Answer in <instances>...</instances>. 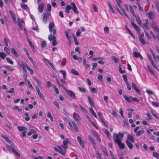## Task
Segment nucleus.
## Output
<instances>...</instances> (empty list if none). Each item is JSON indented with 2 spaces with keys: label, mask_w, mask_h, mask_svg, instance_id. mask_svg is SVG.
<instances>
[{
  "label": "nucleus",
  "mask_w": 159,
  "mask_h": 159,
  "mask_svg": "<svg viewBox=\"0 0 159 159\" xmlns=\"http://www.w3.org/2000/svg\"><path fill=\"white\" fill-rule=\"evenodd\" d=\"M55 27V25L54 22L50 23L49 25V29L50 32H52V29Z\"/></svg>",
  "instance_id": "20"
},
{
  "label": "nucleus",
  "mask_w": 159,
  "mask_h": 159,
  "mask_svg": "<svg viewBox=\"0 0 159 159\" xmlns=\"http://www.w3.org/2000/svg\"><path fill=\"white\" fill-rule=\"evenodd\" d=\"M17 20L18 21V26L19 27V28L20 30H23V27L21 25L22 23H24V21L23 20H21L20 18H18L17 19Z\"/></svg>",
  "instance_id": "12"
},
{
  "label": "nucleus",
  "mask_w": 159,
  "mask_h": 159,
  "mask_svg": "<svg viewBox=\"0 0 159 159\" xmlns=\"http://www.w3.org/2000/svg\"><path fill=\"white\" fill-rule=\"evenodd\" d=\"M79 143H80V145L81 146V147H82V148L83 149H84V142L83 141H79L78 142Z\"/></svg>",
  "instance_id": "56"
},
{
  "label": "nucleus",
  "mask_w": 159,
  "mask_h": 159,
  "mask_svg": "<svg viewBox=\"0 0 159 159\" xmlns=\"http://www.w3.org/2000/svg\"><path fill=\"white\" fill-rule=\"evenodd\" d=\"M88 139L92 143V145H96V143L94 141V140L90 135L88 136Z\"/></svg>",
  "instance_id": "29"
},
{
  "label": "nucleus",
  "mask_w": 159,
  "mask_h": 159,
  "mask_svg": "<svg viewBox=\"0 0 159 159\" xmlns=\"http://www.w3.org/2000/svg\"><path fill=\"white\" fill-rule=\"evenodd\" d=\"M119 72L121 74L125 73V70H123L122 69L121 67L120 66H119Z\"/></svg>",
  "instance_id": "46"
},
{
  "label": "nucleus",
  "mask_w": 159,
  "mask_h": 159,
  "mask_svg": "<svg viewBox=\"0 0 159 159\" xmlns=\"http://www.w3.org/2000/svg\"><path fill=\"white\" fill-rule=\"evenodd\" d=\"M79 107L81 110L84 111V112L86 113L87 112V111L86 109L84 108L81 105H80Z\"/></svg>",
  "instance_id": "61"
},
{
  "label": "nucleus",
  "mask_w": 159,
  "mask_h": 159,
  "mask_svg": "<svg viewBox=\"0 0 159 159\" xmlns=\"http://www.w3.org/2000/svg\"><path fill=\"white\" fill-rule=\"evenodd\" d=\"M33 79L38 84L39 86H40L41 85V84L40 81L36 77H34Z\"/></svg>",
  "instance_id": "33"
},
{
  "label": "nucleus",
  "mask_w": 159,
  "mask_h": 159,
  "mask_svg": "<svg viewBox=\"0 0 159 159\" xmlns=\"http://www.w3.org/2000/svg\"><path fill=\"white\" fill-rule=\"evenodd\" d=\"M67 122H68L69 125L70 127L71 130H75L76 132L79 131V129L77 125L75 123L72 122L71 123L69 120H68Z\"/></svg>",
  "instance_id": "3"
},
{
  "label": "nucleus",
  "mask_w": 159,
  "mask_h": 159,
  "mask_svg": "<svg viewBox=\"0 0 159 159\" xmlns=\"http://www.w3.org/2000/svg\"><path fill=\"white\" fill-rule=\"evenodd\" d=\"M9 12L13 21L15 23L16 22V19L15 17L14 14L13 13L11 10H10L9 11Z\"/></svg>",
  "instance_id": "16"
},
{
  "label": "nucleus",
  "mask_w": 159,
  "mask_h": 159,
  "mask_svg": "<svg viewBox=\"0 0 159 159\" xmlns=\"http://www.w3.org/2000/svg\"><path fill=\"white\" fill-rule=\"evenodd\" d=\"M4 50L5 51V52L8 54L9 55L10 54V52L8 49V48H7V47H4Z\"/></svg>",
  "instance_id": "51"
},
{
  "label": "nucleus",
  "mask_w": 159,
  "mask_h": 159,
  "mask_svg": "<svg viewBox=\"0 0 159 159\" xmlns=\"http://www.w3.org/2000/svg\"><path fill=\"white\" fill-rule=\"evenodd\" d=\"M73 116L74 119H78L79 118L78 114L75 113H74L73 114Z\"/></svg>",
  "instance_id": "40"
},
{
  "label": "nucleus",
  "mask_w": 159,
  "mask_h": 159,
  "mask_svg": "<svg viewBox=\"0 0 159 159\" xmlns=\"http://www.w3.org/2000/svg\"><path fill=\"white\" fill-rule=\"evenodd\" d=\"M4 67L6 69H8L9 71H12L14 70V68H11L10 66H4Z\"/></svg>",
  "instance_id": "49"
},
{
  "label": "nucleus",
  "mask_w": 159,
  "mask_h": 159,
  "mask_svg": "<svg viewBox=\"0 0 159 159\" xmlns=\"http://www.w3.org/2000/svg\"><path fill=\"white\" fill-rule=\"evenodd\" d=\"M131 24L132 25H133V26L134 27V28L135 29H136L137 31H140V29H139L138 26L137 25L134 23L132 21H131Z\"/></svg>",
  "instance_id": "24"
},
{
  "label": "nucleus",
  "mask_w": 159,
  "mask_h": 159,
  "mask_svg": "<svg viewBox=\"0 0 159 159\" xmlns=\"http://www.w3.org/2000/svg\"><path fill=\"white\" fill-rule=\"evenodd\" d=\"M123 137L124 134L122 133L119 132L118 134L116 133L113 134V138L114 142L118 144L119 148L120 149H123L125 148L124 144L121 142Z\"/></svg>",
  "instance_id": "1"
},
{
  "label": "nucleus",
  "mask_w": 159,
  "mask_h": 159,
  "mask_svg": "<svg viewBox=\"0 0 159 159\" xmlns=\"http://www.w3.org/2000/svg\"><path fill=\"white\" fill-rule=\"evenodd\" d=\"M27 70L30 71V74L31 75H32L34 74L33 70L30 68L29 66H27V67L26 68Z\"/></svg>",
  "instance_id": "57"
},
{
  "label": "nucleus",
  "mask_w": 159,
  "mask_h": 159,
  "mask_svg": "<svg viewBox=\"0 0 159 159\" xmlns=\"http://www.w3.org/2000/svg\"><path fill=\"white\" fill-rule=\"evenodd\" d=\"M146 15L151 20H153L155 18V15L154 13L152 11L146 13Z\"/></svg>",
  "instance_id": "7"
},
{
  "label": "nucleus",
  "mask_w": 159,
  "mask_h": 159,
  "mask_svg": "<svg viewBox=\"0 0 159 159\" xmlns=\"http://www.w3.org/2000/svg\"><path fill=\"white\" fill-rule=\"evenodd\" d=\"M129 7L132 14L134 17H136V15L134 13L132 7L131 5H129Z\"/></svg>",
  "instance_id": "31"
},
{
  "label": "nucleus",
  "mask_w": 159,
  "mask_h": 159,
  "mask_svg": "<svg viewBox=\"0 0 159 159\" xmlns=\"http://www.w3.org/2000/svg\"><path fill=\"white\" fill-rule=\"evenodd\" d=\"M131 87L133 89L136 91V92L137 93L140 95L141 94V93L140 90L137 88L136 84L133 82L132 83Z\"/></svg>",
  "instance_id": "10"
},
{
  "label": "nucleus",
  "mask_w": 159,
  "mask_h": 159,
  "mask_svg": "<svg viewBox=\"0 0 159 159\" xmlns=\"http://www.w3.org/2000/svg\"><path fill=\"white\" fill-rule=\"evenodd\" d=\"M11 52L16 57L18 58L19 57V55L17 53V52H16L14 48H11Z\"/></svg>",
  "instance_id": "26"
},
{
  "label": "nucleus",
  "mask_w": 159,
  "mask_h": 159,
  "mask_svg": "<svg viewBox=\"0 0 159 159\" xmlns=\"http://www.w3.org/2000/svg\"><path fill=\"white\" fill-rule=\"evenodd\" d=\"M53 88L54 89L56 93L57 94H58L59 93V90L58 89V88L56 87V86L54 85L53 84Z\"/></svg>",
  "instance_id": "52"
},
{
  "label": "nucleus",
  "mask_w": 159,
  "mask_h": 159,
  "mask_svg": "<svg viewBox=\"0 0 159 159\" xmlns=\"http://www.w3.org/2000/svg\"><path fill=\"white\" fill-rule=\"evenodd\" d=\"M57 32L56 29H53V34L52 35V34H50L48 36V39L50 41H52V45L53 46H55L57 44V41L56 39V37L55 35L56 34Z\"/></svg>",
  "instance_id": "2"
},
{
  "label": "nucleus",
  "mask_w": 159,
  "mask_h": 159,
  "mask_svg": "<svg viewBox=\"0 0 159 159\" xmlns=\"http://www.w3.org/2000/svg\"><path fill=\"white\" fill-rule=\"evenodd\" d=\"M123 78L124 80L126 83L128 82V80L127 79V76L126 75L124 74L122 75Z\"/></svg>",
  "instance_id": "50"
},
{
  "label": "nucleus",
  "mask_w": 159,
  "mask_h": 159,
  "mask_svg": "<svg viewBox=\"0 0 159 159\" xmlns=\"http://www.w3.org/2000/svg\"><path fill=\"white\" fill-rule=\"evenodd\" d=\"M116 1L119 7H121L120 4L121 3V0H116Z\"/></svg>",
  "instance_id": "58"
},
{
  "label": "nucleus",
  "mask_w": 159,
  "mask_h": 159,
  "mask_svg": "<svg viewBox=\"0 0 159 159\" xmlns=\"http://www.w3.org/2000/svg\"><path fill=\"white\" fill-rule=\"evenodd\" d=\"M66 92L68 94L70 97L72 98L73 99H75L76 97L75 96V93L72 91L70 90H67Z\"/></svg>",
  "instance_id": "8"
},
{
  "label": "nucleus",
  "mask_w": 159,
  "mask_h": 159,
  "mask_svg": "<svg viewBox=\"0 0 159 159\" xmlns=\"http://www.w3.org/2000/svg\"><path fill=\"white\" fill-rule=\"evenodd\" d=\"M18 63L19 66L22 68L27 67V66L28 65L25 62L22 61L20 60H18Z\"/></svg>",
  "instance_id": "6"
},
{
  "label": "nucleus",
  "mask_w": 159,
  "mask_h": 159,
  "mask_svg": "<svg viewBox=\"0 0 159 159\" xmlns=\"http://www.w3.org/2000/svg\"><path fill=\"white\" fill-rule=\"evenodd\" d=\"M133 54L134 56L135 57L138 58L139 57L141 60L143 59L142 57L139 53L136 52H133Z\"/></svg>",
  "instance_id": "17"
},
{
  "label": "nucleus",
  "mask_w": 159,
  "mask_h": 159,
  "mask_svg": "<svg viewBox=\"0 0 159 159\" xmlns=\"http://www.w3.org/2000/svg\"><path fill=\"white\" fill-rule=\"evenodd\" d=\"M36 133H37V132L35 130H34L33 129H30V132L28 133L27 135L28 136H30L32 134H35Z\"/></svg>",
  "instance_id": "28"
},
{
  "label": "nucleus",
  "mask_w": 159,
  "mask_h": 159,
  "mask_svg": "<svg viewBox=\"0 0 159 159\" xmlns=\"http://www.w3.org/2000/svg\"><path fill=\"white\" fill-rule=\"evenodd\" d=\"M70 71L71 73L74 75L77 76H79L80 75L78 71L73 69H71L70 70Z\"/></svg>",
  "instance_id": "25"
},
{
  "label": "nucleus",
  "mask_w": 159,
  "mask_h": 159,
  "mask_svg": "<svg viewBox=\"0 0 159 159\" xmlns=\"http://www.w3.org/2000/svg\"><path fill=\"white\" fill-rule=\"evenodd\" d=\"M3 41L6 46L8 47V42L7 39L6 38H4L3 39Z\"/></svg>",
  "instance_id": "48"
},
{
  "label": "nucleus",
  "mask_w": 159,
  "mask_h": 159,
  "mask_svg": "<svg viewBox=\"0 0 159 159\" xmlns=\"http://www.w3.org/2000/svg\"><path fill=\"white\" fill-rule=\"evenodd\" d=\"M6 147L7 148L11 150L12 152L16 156L20 157V155L18 152L15 149V148L8 145L6 144Z\"/></svg>",
  "instance_id": "4"
},
{
  "label": "nucleus",
  "mask_w": 159,
  "mask_h": 159,
  "mask_svg": "<svg viewBox=\"0 0 159 159\" xmlns=\"http://www.w3.org/2000/svg\"><path fill=\"white\" fill-rule=\"evenodd\" d=\"M34 159H43V157L39 156L38 157L33 156Z\"/></svg>",
  "instance_id": "63"
},
{
  "label": "nucleus",
  "mask_w": 159,
  "mask_h": 159,
  "mask_svg": "<svg viewBox=\"0 0 159 159\" xmlns=\"http://www.w3.org/2000/svg\"><path fill=\"white\" fill-rule=\"evenodd\" d=\"M144 133V131L143 130H141L139 131L136 133L137 136H139L142 134H143Z\"/></svg>",
  "instance_id": "35"
},
{
  "label": "nucleus",
  "mask_w": 159,
  "mask_h": 159,
  "mask_svg": "<svg viewBox=\"0 0 159 159\" xmlns=\"http://www.w3.org/2000/svg\"><path fill=\"white\" fill-rule=\"evenodd\" d=\"M44 4L43 3H40L38 5V11L40 13H42L43 10Z\"/></svg>",
  "instance_id": "13"
},
{
  "label": "nucleus",
  "mask_w": 159,
  "mask_h": 159,
  "mask_svg": "<svg viewBox=\"0 0 159 159\" xmlns=\"http://www.w3.org/2000/svg\"><path fill=\"white\" fill-rule=\"evenodd\" d=\"M104 131L105 133L107 134L108 137H109L111 136V134L109 131L107 129H104Z\"/></svg>",
  "instance_id": "42"
},
{
  "label": "nucleus",
  "mask_w": 159,
  "mask_h": 159,
  "mask_svg": "<svg viewBox=\"0 0 159 159\" xmlns=\"http://www.w3.org/2000/svg\"><path fill=\"white\" fill-rule=\"evenodd\" d=\"M88 98L89 102L90 105L91 107H94V102L91 98L89 96H88Z\"/></svg>",
  "instance_id": "18"
},
{
  "label": "nucleus",
  "mask_w": 159,
  "mask_h": 159,
  "mask_svg": "<svg viewBox=\"0 0 159 159\" xmlns=\"http://www.w3.org/2000/svg\"><path fill=\"white\" fill-rule=\"evenodd\" d=\"M71 9L74 11L75 13L76 14H78L79 13V12L77 11V8L74 2H72L71 3Z\"/></svg>",
  "instance_id": "9"
},
{
  "label": "nucleus",
  "mask_w": 159,
  "mask_h": 159,
  "mask_svg": "<svg viewBox=\"0 0 159 159\" xmlns=\"http://www.w3.org/2000/svg\"><path fill=\"white\" fill-rule=\"evenodd\" d=\"M123 96L125 98V100L128 102L130 103L131 101H132L131 98H132V96L128 97L127 95L124 94L123 95Z\"/></svg>",
  "instance_id": "14"
},
{
  "label": "nucleus",
  "mask_w": 159,
  "mask_h": 159,
  "mask_svg": "<svg viewBox=\"0 0 159 159\" xmlns=\"http://www.w3.org/2000/svg\"><path fill=\"white\" fill-rule=\"evenodd\" d=\"M38 93L39 97L42 100L44 101V97L42 94L40 92Z\"/></svg>",
  "instance_id": "43"
},
{
  "label": "nucleus",
  "mask_w": 159,
  "mask_h": 159,
  "mask_svg": "<svg viewBox=\"0 0 159 159\" xmlns=\"http://www.w3.org/2000/svg\"><path fill=\"white\" fill-rule=\"evenodd\" d=\"M60 72L62 74L63 76V78H64V80L62 79H61V82L62 83H66V82L64 80H66V73H65V72L64 71H63V70H60Z\"/></svg>",
  "instance_id": "15"
},
{
  "label": "nucleus",
  "mask_w": 159,
  "mask_h": 159,
  "mask_svg": "<svg viewBox=\"0 0 159 159\" xmlns=\"http://www.w3.org/2000/svg\"><path fill=\"white\" fill-rule=\"evenodd\" d=\"M89 110L91 113L92 114V115L95 117V118H97V116L96 113L93 111V108H90L89 109Z\"/></svg>",
  "instance_id": "36"
},
{
  "label": "nucleus",
  "mask_w": 159,
  "mask_h": 159,
  "mask_svg": "<svg viewBox=\"0 0 159 159\" xmlns=\"http://www.w3.org/2000/svg\"><path fill=\"white\" fill-rule=\"evenodd\" d=\"M120 8L122 12V13L129 19V17L126 14L125 11L124 9L121 8V7H120Z\"/></svg>",
  "instance_id": "53"
},
{
  "label": "nucleus",
  "mask_w": 159,
  "mask_h": 159,
  "mask_svg": "<svg viewBox=\"0 0 159 159\" xmlns=\"http://www.w3.org/2000/svg\"><path fill=\"white\" fill-rule=\"evenodd\" d=\"M154 4H155V6H156V7H157V9L158 11V13L159 15V4L156 1H155Z\"/></svg>",
  "instance_id": "54"
},
{
  "label": "nucleus",
  "mask_w": 159,
  "mask_h": 159,
  "mask_svg": "<svg viewBox=\"0 0 159 159\" xmlns=\"http://www.w3.org/2000/svg\"><path fill=\"white\" fill-rule=\"evenodd\" d=\"M73 38L74 42L75 43V44L76 45H78L79 44V42H78L77 40V39L75 37V36H73Z\"/></svg>",
  "instance_id": "62"
},
{
  "label": "nucleus",
  "mask_w": 159,
  "mask_h": 159,
  "mask_svg": "<svg viewBox=\"0 0 159 159\" xmlns=\"http://www.w3.org/2000/svg\"><path fill=\"white\" fill-rule=\"evenodd\" d=\"M46 45V42L45 41H43L41 43V46L42 48H45Z\"/></svg>",
  "instance_id": "55"
},
{
  "label": "nucleus",
  "mask_w": 159,
  "mask_h": 159,
  "mask_svg": "<svg viewBox=\"0 0 159 159\" xmlns=\"http://www.w3.org/2000/svg\"><path fill=\"white\" fill-rule=\"evenodd\" d=\"M78 89H79V90L80 92H83L84 93H86V89L84 88L79 87H78Z\"/></svg>",
  "instance_id": "47"
},
{
  "label": "nucleus",
  "mask_w": 159,
  "mask_h": 159,
  "mask_svg": "<svg viewBox=\"0 0 159 159\" xmlns=\"http://www.w3.org/2000/svg\"><path fill=\"white\" fill-rule=\"evenodd\" d=\"M49 15V13L48 12L46 13H43L42 14V16H43L42 20L43 23L45 24L47 23Z\"/></svg>",
  "instance_id": "5"
},
{
  "label": "nucleus",
  "mask_w": 159,
  "mask_h": 159,
  "mask_svg": "<svg viewBox=\"0 0 159 159\" xmlns=\"http://www.w3.org/2000/svg\"><path fill=\"white\" fill-rule=\"evenodd\" d=\"M6 56L7 55L5 53L0 52V57L2 59H4Z\"/></svg>",
  "instance_id": "39"
},
{
  "label": "nucleus",
  "mask_w": 159,
  "mask_h": 159,
  "mask_svg": "<svg viewBox=\"0 0 159 159\" xmlns=\"http://www.w3.org/2000/svg\"><path fill=\"white\" fill-rule=\"evenodd\" d=\"M111 59L112 60H113L115 63H118V59L114 56H111Z\"/></svg>",
  "instance_id": "44"
},
{
  "label": "nucleus",
  "mask_w": 159,
  "mask_h": 159,
  "mask_svg": "<svg viewBox=\"0 0 159 159\" xmlns=\"http://www.w3.org/2000/svg\"><path fill=\"white\" fill-rule=\"evenodd\" d=\"M152 28L155 32H157L158 33V34H159V29L157 25L154 26V27Z\"/></svg>",
  "instance_id": "38"
},
{
  "label": "nucleus",
  "mask_w": 159,
  "mask_h": 159,
  "mask_svg": "<svg viewBox=\"0 0 159 159\" xmlns=\"http://www.w3.org/2000/svg\"><path fill=\"white\" fill-rule=\"evenodd\" d=\"M1 137L3 138L6 140V142L7 143H11V140L9 139L8 137L4 135H1Z\"/></svg>",
  "instance_id": "22"
},
{
  "label": "nucleus",
  "mask_w": 159,
  "mask_h": 159,
  "mask_svg": "<svg viewBox=\"0 0 159 159\" xmlns=\"http://www.w3.org/2000/svg\"><path fill=\"white\" fill-rule=\"evenodd\" d=\"M52 8L50 4H47V10L48 11H50L51 10Z\"/></svg>",
  "instance_id": "64"
},
{
  "label": "nucleus",
  "mask_w": 159,
  "mask_h": 159,
  "mask_svg": "<svg viewBox=\"0 0 159 159\" xmlns=\"http://www.w3.org/2000/svg\"><path fill=\"white\" fill-rule=\"evenodd\" d=\"M21 7L23 9L25 10L28 9V6L26 4L22 5L21 6Z\"/></svg>",
  "instance_id": "59"
},
{
  "label": "nucleus",
  "mask_w": 159,
  "mask_h": 159,
  "mask_svg": "<svg viewBox=\"0 0 159 159\" xmlns=\"http://www.w3.org/2000/svg\"><path fill=\"white\" fill-rule=\"evenodd\" d=\"M71 9V7L69 5H67L66 7L65 11L67 13H69V11Z\"/></svg>",
  "instance_id": "32"
},
{
  "label": "nucleus",
  "mask_w": 159,
  "mask_h": 159,
  "mask_svg": "<svg viewBox=\"0 0 159 159\" xmlns=\"http://www.w3.org/2000/svg\"><path fill=\"white\" fill-rule=\"evenodd\" d=\"M18 130L20 131H26L27 128L25 127L19 126L17 127Z\"/></svg>",
  "instance_id": "27"
},
{
  "label": "nucleus",
  "mask_w": 159,
  "mask_h": 159,
  "mask_svg": "<svg viewBox=\"0 0 159 159\" xmlns=\"http://www.w3.org/2000/svg\"><path fill=\"white\" fill-rule=\"evenodd\" d=\"M145 23L143 24V29L145 30L146 29L148 30H149V28L148 26V19H145Z\"/></svg>",
  "instance_id": "11"
},
{
  "label": "nucleus",
  "mask_w": 159,
  "mask_h": 159,
  "mask_svg": "<svg viewBox=\"0 0 159 159\" xmlns=\"http://www.w3.org/2000/svg\"><path fill=\"white\" fill-rule=\"evenodd\" d=\"M144 32L148 39L149 40H150L151 39V37L150 35L149 34L146 32L145 30H144Z\"/></svg>",
  "instance_id": "45"
},
{
  "label": "nucleus",
  "mask_w": 159,
  "mask_h": 159,
  "mask_svg": "<svg viewBox=\"0 0 159 159\" xmlns=\"http://www.w3.org/2000/svg\"><path fill=\"white\" fill-rule=\"evenodd\" d=\"M147 67L149 72L153 76H155V74L154 73L153 70L151 69L149 66H148Z\"/></svg>",
  "instance_id": "34"
},
{
  "label": "nucleus",
  "mask_w": 159,
  "mask_h": 159,
  "mask_svg": "<svg viewBox=\"0 0 159 159\" xmlns=\"http://www.w3.org/2000/svg\"><path fill=\"white\" fill-rule=\"evenodd\" d=\"M139 39L141 43L143 45L145 44V42L144 40V38L139 35Z\"/></svg>",
  "instance_id": "23"
},
{
  "label": "nucleus",
  "mask_w": 159,
  "mask_h": 159,
  "mask_svg": "<svg viewBox=\"0 0 159 159\" xmlns=\"http://www.w3.org/2000/svg\"><path fill=\"white\" fill-rule=\"evenodd\" d=\"M153 156L157 159H159V154L157 152H153Z\"/></svg>",
  "instance_id": "41"
},
{
  "label": "nucleus",
  "mask_w": 159,
  "mask_h": 159,
  "mask_svg": "<svg viewBox=\"0 0 159 159\" xmlns=\"http://www.w3.org/2000/svg\"><path fill=\"white\" fill-rule=\"evenodd\" d=\"M126 143L128 147L130 149H132L133 148V145L129 141L127 140Z\"/></svg>",
  "instance_id": "21"
},
{
  "label": "nucleus",
  "mask_w": 159,
  "mask_h": 159,
  "mask_svg": "<svg viewBox=\"0 0 159 159\" xmlns=\"http://www.w3.org/2000/svg\"><path fill=\"white\" fill-rule=\"evenodd\" d=\"M6 60L9 63H10L11 64H13V61H12L11 59L9 58V57H7L6 58Z\"/></svg>",
  "instance_id": "60"
},
{
  "label": "nucleus",
  "mask_w": 159,
  "mask_h": 159,
  "mask_svg": "<svg viewBox=\"0 0 159 159\" xmlns=\"http://www.w3.org/2000/svg\"><path fill=\"white\" fill-rule=\"evenodd\" d=\"M124 155L122 152H120L118 154V157L120 159H124Z\"/></svg>",
  "instance_id": "37"
},
{
  "label": "nucleus",
  "mask_w": 159,
  "mask_h": 159,
  "mask_svg": "<svg viewBox=\"0 0 159 159\" xmlns=\"http://www.w3.org/2000/svg\"><path fill=\"white\" fill-rule=\"evenodd\" d=\"M136 18V20L139 25H140L142 24L141 20L139 16H137L136 15V17H134Z\"/></svg>",
  "instance_id": "30"
},
{
  "label": "nucleus",
  "mask_w": 159,
  "mask_h": 159,
  "mask_svg": "<svg viewBox=\"0 0 159 159\" xmlns=\"http://www.w3.org/2000/svg\"><path fill=\"white\" fill-rule=\"evenodd\" d=\"M133 143L134 142V140L133 136L131 134H128L127 136V140Z\"/></svg>",
  "instance_id": "19"
}]
</instances>
